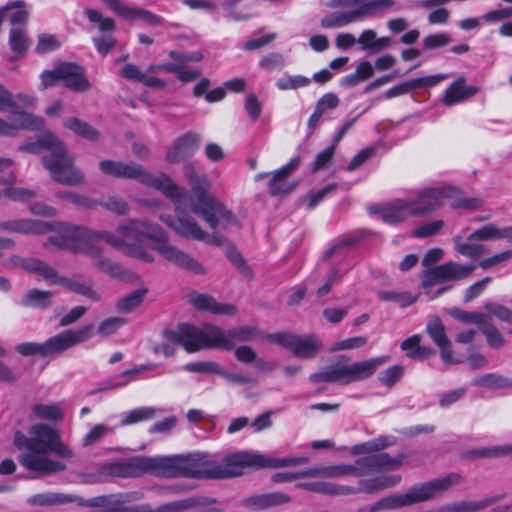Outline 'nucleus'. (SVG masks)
<instances>
[{"instance_id":"nucleus-1","label":"nucleus","mask_w":512,"mask_h":512,"mask_svg":"<svg viewBox=\"0 0 512 512\" xmlns=\"http://www.w3.org/2000/svg\"><path fill=\"white\" fill-rule=\"evenodd\" d=\"M183 171L196 200L193 201L188 194L184 208L179 212L175 209L176 217L160 216L161 221L183 238L202 241L214 246H224L225 244L229 246L230 243L226 238L216 233L208 234L194 218L186 216V213L193 212L199 215L212 230H216L218 227L226 230L229 226L236 225V216L208 192L210 182L206 176L198 174L191 163H185Z\"/></svg>"},{"instance_id":"nucleus-2","label":"nucleus","mask_w":512,"mask_h":512,"mask_svg":"<svg viewBox=\"0 0 512 512\" xmlns=\"http://www.w3.org/2000/svg\"><path fill=\"white\" fill-rule=\"evenodd\" d=\"M216 460L208 454L193 453L175 456H132L114 459L101 465L95 474H84V483H96L103 477L136 478L152 476H184L189 478L215 479Z\"/></svg>"},{"instance_id":"nucleus-3","label":"nucleus","mask_w":512,"mask_h":512,"mask_svg":"<svg viewBox=\"0 0 512 512\" xmlns=\"http://www.w3.org/2000/svg\"><path fill=\"white\" fill-rule=\"evenodd\" d=\"M99 237L113 248L145 262H153V255L143 247L145 239L153 244L163 258L172 264L197 274H204V267L193 257L169 243L165 231L156 223L145 219H130L121 223L116 233L97 231Z\"/></svg>"},{"instance_id":"nucleus-4","label":"nucleus","mask_w":512,"mask_h":512,"mask_svg":"<svg viewBox=\"0 0 512 512\" xmlns=\"http://www.w3.org/2000/svg\"><path fill=\"white\" fill-rule=\"evenodd\" d=\"M29 436L16 433L14 445L22 450L18 455L19 463L31 472L40 475H50L66 470V465L49 458V453L70 459L74 452L61 440L58 430L47 424L38 423L29 428Z\"/></svg>"},{"instance_id":"nucleus-5","label":"nucleus","mask_w":512,"mask_h":512,"mask_svg":"<svg viewBox=\"0 0 512 512\" xmlns=\"http://www.w3.org/2000/svg\"><path fill=\"white\" fill-rule=\"evenodd\" d=\"M164 335L168 341L181 345L188 353H194L210 348L232 350L235 347V342L256 340L263 336V332L257 327L249 325L224 331L212 324H205L201 327L180 324L176 330H166Z\"/></svg>"},{"instance_id":"nucleus-6","label":"nucleus","mask_w":512,"mask_h":512,"mask_svg":"<svg viewBox=\"0 0 512 512\" xmlns=\"http://www.w3.org/2000/svg\"><path fill=\"white\" fill-rule=\"evenodd\" d=\"M395 443L396 438L394 436H380L374 438L370 441L355 445L351 448V453L354 455L369 454L357 459L354 464H341L322 467L319 469H310L305 473V475H320L328 478H335L346 475L363 477L381 472L383 470L388 471L397 469L402 466L406 458L405 454L402 453L396 457H392L386 452L372 454L374 452H378L393 446Z\"/></svg>"},{"instance_id":"nucleus-7","label":"nucleus","mask_w":512,"mask_h":512,"mask_svg":"<svg viewBox=\"0 0 512 512\" xmlns=\"http://www.w3.org/2000/svg\"><path fill=\"white\" fill-rule=\"evenodd\" d=\"M102 240L97 231L90 230L83 226L63 225L58 236H49L45 247L54 245L59 249L69 250L73 253L87 255L92 264L102 273L113 277L123 278L125 271L123 267L103 255L100 247L95 241Z\"/></svg>"},{"instance_id":"nucleus-8","label":"nucleus","mask_w":512,"mask_h":512,"mask_svg":"<svg viewBox=\"0 0 512 512\" xmlns=\"http://www.w3.org/2000/svg\"><path fill=\"white\" fill-rule=\"evenodd\" d=\"M20 150L31 154L45 151L42 164L55 182L68 186L84 182V174L74 165L75 158L68 154L65 144L53 133L46 132L36 141L25 142Z\"/></svg>"},{"instance_id":"nucleus-9","label":"nucleus","mask_w":512,"mask_h":512,"mask_svg":"<svg viewBox=\"0 0 512 512\" xmlns=\"http://www.w3.org/2000/svg\"><path fill=\"white\" fill-rule=\"evenodd\" d=\"M99 169L107 176L137 180L145 186L162 192L173 201L178 212L184 208L188 200L186 190L173 183L168 175L161 172L151 174L143 166L135 162L125 163L114 160H102L99 162Z\"/></svg>"},{"instance_id":"nucleus-10","label":"nucleus","mask_w":512,"mask_h":512,"mask_svg":"<svg viewBox=\"0 0 512 512\" xmlns=\"http://www.w3.org/2000/svg\"><path fill=\"white\" fill-rule=\"evenodd\" d=\"M462 481L463 477L459 473L452 472L429 481L419 482L410 486L404 493L382 497L370 505L367 511L396 510L425 503L449 491Z\"/></svg>"},{"instance_id":"nucleus-11","label":"nucleus","mask_w":512,"mask_h":512,"mask_svg":"<svg viewBox=\"0 0 512 512\" xmlns=\"http://www.w3.org/2000/svg\"><path fill=\"white\" fill-rule=\"evenodd\" d=\"M349 360V357L345 355L338 356L325 369L311 374L309 381L312 383H337L340 385L362 381L372 376L380 366L387 363L389 357H374L354 363H350Z\"/></svg>"},{"instance_id":"nucleus-12","label":"nucleus","mask_w":512,"mask_h":512,"mask_svg":"<svg viewBox=\"0 0 512 512\" xmlns=\"http://www.w3.org/2000/svg\"><path fill=\"white\" fill-rule=\"evenodd\" d=\"M308 458H273L263 454L238 451L227 455L222 461L216 460L215 479H226L243 474L246 468H281L306 464Z\"/></svg>"},{"instance_id":"nucleus-13","label":"nucleus","mask_w":512,"mask_h":512,"mask_svg":"<svg viewBox=\"0 0 512 512\" xmlns=\"http://www.w3.org/2000/svg\"><path fill=\"white\" fill-rule=\"evenodd\" d=\"M41 89L54 86L57 82L74 92H86L91 88V83L85 75V69L74 62H61L52 70H45L40 75Z\"/></svg>"},{"instance_id":"nucleus-14","label":"nucleus","mask_w":512,"mask_h":512,"mask_svg":"<svg viewBox=\"0 0 512 512\" xmlns=\"http://www.w3.org/2000/svg\"><path fill=\"white\" fill-rule=\"evenodd\" d=\"M269 342L276 343L302 359L314 358L322 349L321 340L315 335L298 336L290 332H278L266 335Z\"/></svg>"},{"instance_id":"nucleus-15","label":"nucleus","mask_w":512,"mask_h":512,"mask_svg":"<svg viewBox=\"0 0 512 512\" xmlns=\"http://www.w3.org/2000/svg\"><path fill=\"white\" fill-rule=\"evenodd\" d=\"M457 194V189L448 185L425 188L419 191L415 198H409L413 209L412 216H427L440 209L445 199L454 198Z\"/></svg>"},{"instance_id":"nucleus-16","label":"nucleus","mask_w":512,"mask_h":512,"mask_svg":"<svg viewBox=\"0 0 512 512\" xmlns=\"http://www.w3.org/2000/svg\"><path fill=\"white\" fill-rule=\"evenodd\" d=\"M93 324L82 326L76 330L70 329L59 333L45 341L46 357L62 353L69 348L89 340L94 332Z\"/></svg>"},{"instance_id":"nucleus-17","label":"nucleus","mask_w":512,"mask_h":512,"mask_svg":"<svg viewBox=\"0 0 512 512\" xmlns=\"http://www.w3.org/2000/svg\"><path fill=\"white\" fill-rule=\"evenodd\" d=\"M68 223H50L35 219H9L0 222V230L8 233H19L23 235H42L49 231H56L59 235L61 226Z\"/></svg>"},{"instance_id":"nucleus-18","label":"nucleus","mask_w":512,"mask_h":512,"mask_svg":"<svg viewBox=\"0 0 512 512\" xmlns=\"http://www.w3.org/2000/svg\"><path fill=\"white\" fill-rule=\"evenodd\" d=\"M409 198L397 199L383 206L370 208V213L376 214L388 224H399L412 216V206Z\"/></svg>"},{"instance_id":"nucleus-19","label":"nucleus","mask_w":512,"mask_h":512,"mask_svg":"<svg viewBox=\"0 0 512 512\" xmlns=\"http://www.w3.org/2000/svg\"><path fill=\"white\" fill-rule=\"evenodd\" d=\"M299 162L300 159L298 157H295L291 159L289 163L271 173V177L268 182V192L270 193V195L276 197H283L293 191L295 185L291 184L288 181V178L291 175V173L297 168Z\"/></svg>"},{"instance_id":"nucleus-20","label":"nucleus","mask_w":512,"mask_h":512,"mask_svg":"<svg viewBox=\"0 0 512 512\" xmlns=\"http://www.w3.org/2000/svg\"><path fill=\"white\" fill-rule=\"evenodd\" d=\"M113 12L118 14L126 21L141 20L150 26H158L161 24V18L152 12L137 8L129 7L120 0H102Z\"/></svg>"},{"instance_id":"nucleus-21","label":"nucleus","mask_w":512,"mask_h":512,"mask_svg":"<svg viewBox=\"0 0 512 512\" xmlns=\"http://www.w3.org/2000/svg\"><path fill=\"white\" fill-rule=\"evenodd\" d=\"M200 142L201 136L194 132H188L179 137L167 151V162L175 164L191 157L198 149Z\"/></svg>"},{"instance_id":"nucleus-22","label":"nucleus","mask_w":512,"mask_h":512,"mask_svg":"<svg viewBox=\"0 0 512 512\" xmlns=\"http://www.w3.org/2000/svg\"><path fill=\"white\" fill-rule=\"evenodd\" d=\"M43 125V119L25 112H15L12 122L0 119V136H14L20 129L37 130Z\"/></svg>"},{"instance_id":"nucleus-23","label":"nucleus","mask_w":512,"mask_h":512,"mask_svg":"<svg viewBox=\"0 0 512 512\" xmlns=\"http://www.w3.org/2000/svg\"><path fill=\"white\" fill-rule=\"evenodd\" d=\"M197 505L195 499L189 498L180 501L168 503L157 509H152L149 505H132L127 507L112 508L105 512H184Z\"/></svg>"},{"instance_id":"nucleus-24","label":"nucleus","mask_w":512,"mask_h":512,"mask_svg":"<svg viewBox=\"0 0 512 512\" xmlns=\"http://www.w3.org/2000/svg\"><path fill=\"white\" fill-rule=\"evenodd\" d=\"M189 301L196 309L217 315H235L237 312L234 305L217 303L213 297L206 294H191Z\"/></svg>"},{"instance_id":"nucleus-25","label":"nucleus","mask_w":512,"mask_h":512,"mask_svg":"<svg viewBox=\"0 0 512 512\" xmlns=\"http://www.w3.org/2000/svg\"><path fill=\"white\" fill-rule=\"evenodd\" d=\"M499 499V497L491 496L474 501L461 500L444 504L437 509V512H478L492 506Z\"/></svg>"},{"instance_id":"nucleus-26","label":"nucleus","mask_w":512,"mask_h":512,"mask_svg":"<svg viewBox=\"0 0 512 512\" xmlns=\"http://www.w3.org/2000/svg\"><path fill=\"white\" fill-rule=\"evenodd\" d=\"M58 285H62L70 292L84 296L93 302H99L102 299L101 294L92 286V281H81L78 276L61 277Z\"/></svg>"},{"instance_id":"nucleus-27","label":"nucleus","mask_w":512,"mask_h":512,"mask_svg":"<svg viewBox=\"0 0 512 512\" xmlns=\"http://www.w3.org/2000/svg\"><path fill=\"white\" fill-rule=\"evenodd\" d=\"M466 81L463 77L455 80L445 91L443 96V103L447 106H452L456 103L462 102L478 92L475 86H466Z\"/></svg>"},{"instance_id":"nucleus-28","label":"nucleus","mask_w":512,"mask_h":512,"mask_svg":"<svg viewBox=\"0 0 512 512\" xmlns=\"http://www.w3.org/2000/svg\"><path fill=\"white\" fill-rule=\"evenodd\" d=\"M400 475H380L359 481L358 493L374 494L384 489L394 487L401 482Z\"/></svg>"},{"instance_id":"nucleus-29","label":"nucleus","mask_w":512,"mask_h":512,"mask_svg":"<svg viewBox=\"0 0 512 512\" xmlns=\"http://www.w3.org/2000/svg\"><path fill=\"white\" fill-rule=\"evenodd\" d=\"M360 20L359 11L356 8L350 11H340L326 15L321 19V26L323 28H338Z\"/></svg>"},{"instance_id":"nucleus-30","label":"nucleus","mask_w":512,"mask_h":512,"mask_svg":"<svg viewBox=\"0 0 512 512\" xmlns=\"http://www.w3.org/2000/svg\"><path fill=\"white\" fill-rule=\"evenodd\" d=\"M73 501L75 497L72 495L53 492L35 494L27 499L29 505L39 507L62 505Z\"/></svg>"},{"instance_id":"nucleus-31","label":"nucleus","mask_w":512,"mask_h":512,"mask_svg":"<svg viewBox=\"0 0 512 512\" xmlns=\"http://www.w3.org/2000/svg\"><path fill=\"white\" fill-rule=\"evenodd\" d=\"M395 5V0H361L358 11L362 20L367 17L387 13L392 10Z\"/></svg>"},{"instance_id":"nucleus-32","label":"nucleus","mask_w":512,"mask_h":512,"mask_svg":"<svg viewBox=\"0 0 512 512\" xmlns=\"http://www.w3.org/2000/svg\"><path fill=\"white\" fill-rule=\"evenodd\" d=\"M53 293L40 289H30L21 298V305L27 308H47L51 305Z\"/></svg>"},{"instance_id":"nucleus-33","label":"nucleus","mask_w":512,"mask_h":512,"mask_svg":"<svg viewBox=\"0 0 512 512\" xmlns=\"http://www.w3.org/2000/svg\"><path fill=\"white\" fill-rule=\"evenodd\" d=\"M290 501V497L284 493L274 492L263 494L260 496H254L246 500L248 506L255 508L264 509L268 507L278 506Z\"/></svg>"},{"instance_id":"nucleus-34","label":"nucleus","mask_w":512,"mask_h":512,"mask_svg":"<svg viewBox=\"0 0 512 512\" xmlns=\"http://www.w3.org/2000/svg\"><path fill=\"white\" fill-rule=\"evenodd\" d=\"M64 126L76 135L89 141H96L100 136L99 132L89 123L75 117L67 118L64 121Z\"/></svg>"},{"instance_id":"nucleus-35","label":"nucleus","mask_w":512,"mask_h":512,"mask_svg":"<svg viewBox=\"0 0 512 512\" xmlns=\"http://www.w3.org/2000/svg\"><path fill=\"white\" fill-rule=\"evenodd\" d=\"M453 241L455 244V250L459 254L468 258L479 257L488 251L483 244L477 243L478 240H470L469 237L466 242H463L461 236L454 237Z\"/></svg>"},{"instance_id":"nucleus-36","label":"nucleus","mask_w":512,"mask_h":512,"mask_svg":"<svg viewBox=\"0 0 512 512\" xmlns=\"http://www.w3.org/2000/svg\"><path fill=\"white\" fill-rule=\"evenodd\" d=\"M146 289L135 290L128 295L119 298L115 302V309L118 313L126 314L132 312L134 309L140 306L146 295Z\"/></svg>"},{"instance_id":"nucleus-37","label":"nucleus","mask_w":512,"mask_h":512,"mask_svg":"<svg viewBox=\"0 0 512 512\" xmlns=\"http://www.w3.org/2000/svg\"><path fill=\"white\" fill-rule=\"evenodd\" d=\"M28 272L37 274L45 281L53 284H58V280L62 277L58 275V272L54 267L37 258H31L30 265L28 266Z\"/></svg>"},{"instance_id":"nucleus-38","label":"nucleus","mask_w":512,"mask_h":512,"mask_svg":"<svg viewBox=\"0 0 512 512\" xmlns=\"http://www.w3.org/2000/svg\"><path fill=\"white\" fill-rule=\"evenodd\" d=\"M446 272L447 281H458L467 279L477 267L476 264H459L449 261L443 264Z\"/></svg>"},{"instance_id":"nucleus-39","label":"nucleus","mask_w":512,"mask_h":512,"mask_svg":"<svg viewBox=\"0 0 512 512\" xmlns=\"http://www.w3.org/2000/svg\"><path fill=\"white\" fill-rule=\"evenodd\" d=\"M479 330L486 337L487 343L490 347L499 349L504 345V337L492 323L490 316H486L483 323L480 325Z\"/></svg>"},{"instance_id":"nucleus-40","label":"nucleus","mask_w":512,"mask_h":512,"mask_svg":"<svg viewBox=\"0 0 512 512\" xmlns=\"http://www.w3.org/2000/svg\"><path fill=\"white\" fill-rule=\"evenodd\" d=\"M9 46L17 55H24L29 47L28 37L22 27H12L9 32Z\"/></svg>"},{"instance_id":"nucleus-41","label":"nucleus","mask_w":512,"mask_h":512,"mask_svg":"<svg viewBox=\"0 0 512 512\" xmlns=\"http://www.w3.org/2000/svg\"><path fill=\"white\" fill-rule=\"evenodd\" d=\"M444 282L448 281L443 264L433 268H428L421 274V285L426 290Z\"/></svg>"},{"instance_id":"nucleus-42","label":"nucleus","mask_w":512,"mask_h":512,"mask_svg":"<svg viewBox=\"0 0 512 512\" xmlns=\"http://www.w3.org/2000/svg\"><path fill=\"white\" fill-rule=\"evenodd\" d=\"M473 385L493 389L512 388V379L499 374L489 373L474 379Z\"/></svg>"},{"instance_id":"nucleus-43","label":"nucleus","mask_w":512,"mask_h":512,"mask_svg":"<svg viewBox=\"0 0 512 512\" xmlns=\"http://www.w3.org/2000/svg\"><path fill=\"white\" fill-rule=\"evenodd\" d=\"M35 417L49 421H58L63 418V411L58 404H36L32 407Z\"/></svg>"},{"instance_id":"nucleus-44","label":"nucleus","mask_w":512,"mask_h":512,"mask_svg":"<svg viewBox=\"0 0 512 512\" xmlns=\"http://www.w3.org/2000/svg\"><path fill=\"white\" fill-rule=\"evenodd\" d=\"M470 240L492 241L502 239V228L493 223L484 225L469 235Z\"/></svg>"},{"instance_id":"nucleus-45","label":"nucleus","mask_w":512,"mask_h":512,"mask_svg":"<svg viewBox=\"0 0 512 512\" xmlns=\"http://www.w3.org/2000/svg\"><path fill=\"white\" fill-rule=\"evenodd\" d=\"M377 296L382 301L395 302L401 307H407L413 304L416 300V297L412 296L408 292L379 291Z\"/></svg>"},{"instance_id":"nucleus-46","label":"nucleus","mask_w":512,"mask_h":512,"mask_svg":"<svg viewBox=\"0 0 512 512\" xmlns=\"http://www.w3.org/2000/svg\"><path fill=\"white\" fill-rule=\"evenodd\" d=\"M84 14L91 23L97 24L102 32H112L115 29V22L112 18H105L96 9L85 8Z\"/></svg>"},{"instance_id":"nucleus-47","label":"nucleus","mask_w":512,"mask_h":512,"mask_svg":"<svg viewBox=\"0 0 512 512\" xmlns=\"http://www.w3.org/2000/svg\"><path fill=\"white\" fill-rule=\"evenodd\" d=\"M309 84L310 79L302 75H285L276 82V86L279 90H294L306 87Z\"/></svg>"},{"instance_id":"nucleus-48","label":"nucleus","mask_w":512,"mask_h":512,"mask_svg":"<svg viewBox=\"0 0 512 512\" xmlns=\"http://www.w3.org/2000/svg\"><path fill=\"white\" fill-rule=\"evenodd\" d=\"M427 333L438 347L449 344L444 326L439 318H434L427 325Z\"/></svg>"},{"instance_id":"nucleus-49","label":"nucleus","mask_w":512,"mask_h":512,"mask_svg":"<svg viewBox=\"0 0 512 512\" xmlns=\"http://www.w3.org/2000/svg\"><path fill=\"white\" fill-rule=\"evenodd\" d=\"M155 412V408L152 407H141L131 410L123 417L121 424L126 426L137 423L139 421L151 419L154 417Z\"/></svg>"},{"instance_id":"nucleus-50","label":"nucleus","mask_w":512,"mask_h":512,"mask_svg":"<svg viewBox=\"0 0 512 512\" xmlns=\"http://www.w3.org/2000/svg\"><path fill=\"white\" fill-rule=\"evenodd\" d=\"M126 324V319L122 317H110L103 320L98 328L97 334L100 337H108L116 333L122 326Z\"/></svg>"},{"instance_id":"nucleus-51","label":"nucleus","mask_w":512,"mask_h":512,"mask_svg":"<svg viewBox=\"0 0 512 512\" xmlns=\"http://www.w3.org/2000/svg\"><path fill=\"white\" fill-rule=\"evenodd\" d=\"M404 373V367L401 365H393L385 369L378 377L381 384L391 388L394 386L402 377Z\"/></svg>"},{"instance_id":"nucleus-52","label":"nucleus","mask_w":512,"mask_h":512,"mask_svg":"<svg viewBox=\"0 0 512 512\" xmlns=\"http://www.w3.org/2000/svg\"><path fill=\"white\" fill-rule=\"evenodd\" d=\"M450 315L463 323H474L478 326V328L487 316L485 313L468 312L459 308L452 309L450 311Z\"/></svg>"},{"instance_id":"nucleus-53","label":"nucleus","mask_w":512,"mask_h":512,"mask_svg":"<svg viewBox=\"0 0 512 512\" xmlns=\"http://www.w3.org/2000/svg\"><path fill=\"white\" fill-rule=\"evenodd\" d=\"M3 195L13 201L26 202L36 197L34 190L22 187H6L3 190Z\"/></svg>"},{"instance_id":"nucleus-54","label":"nucleus","mask_w":512,"mask_h":512,"mask_svg":"<svg viewBox=\"0 0 512 512\" xmlns=\"http://www.w3.org/2000/svg\"><path fill=\"white\" fill-rule=\"evenodd\" d=\"M484 308L487 312L486 314L488 316H490V318L492 316H495L496 318H498L501 321L512 322V310L511 309H509L503 305L497 304L495 302H486L484 305Z\"/></svg>"},{"instance_id":"nucleus-55","label":"nucleus","mask_w":512,"mask_h":512,"mask_svg":"<svg viewBox=\"0 0 512 512\" xmlns=\"http://www.w3.org/2000/svg\"><path fill=\"white\" fill-rule=\"evenodd\" d=\"M61 46L60 41L55 35L52 34H40L38 36V42L36 45L37 53H47L57 50Z\"/></svg>"},{"instance_id":"nucleus-56","label":"nucleus","mask_w":512,"mask_h":512,"mask_svg":"<svg viewBox=\"0 0 512 512\" xmlns=\"http://www.w3.org/2000/svg\"><path fill=\"white\" fill-rule=\"evenodd\" d=\"M443 226L442 220H433L414 229L411 234L413 237L426 238L439 233Z\"/></svg>"},{"instance_id":"nucleus-57","label":"nucleus","mask_w":512,"mask_h":512,"mask_svg":"<svg viewBox=\"0 0 512 512\" xmlns=\"http://www.w3.org/2000/svg\"><path fill=\"white\" fill-rule=\"evenodd\" d=\"M100 205L106 210L118 215H125L129 212L128 204L117 196H109L100 202Z\"/></svg>"},{"instance_id":"nucleus-58","label":"nucleus","mask_w":512,"mask_h":512,"mask_svg":"<svg viewBox=\"0 0 512 512\" xmlns=\"http://www.w3.org/2000/svg\"><path fill=\"white\" fill-rule=\"evenodd\" d=\"M471 454L473 457L478 458L501 457L508 454H512V445L496 446L492 448L474 450L471 452Z\"/></svg>"},{"instance_id":"nucleus-59","label":"nucleus","mask_w":512,"mask_h":512,"mask_svg":"<svg viewBox=\"0 0 512 512\" xmlns=\"http://www.w3.org/2000/svg\"><path fill=\"white\" fill-rule=\"evenodd\" d=\"M15 349L22 356L40 355L46 357L45 343L24 342L18 344Z\"/></svg>"},{"instance_id":"nucleus-60","label":"nucleus","mask_w":512,"mask_h":512,"mask_svg":"<svg viewBox=\"0 0 512 512\" xmlns=\"http://www.w3.org/2000/svg\"><path fill=\"white\" fill-rule=\"evenodd\" d=\"M241 0H227L222 3L226 16L234 21H245L251 18L249 12H237L236 8Z\"/></svg>"},{"instance_id":"nucleus-61","label":"nucleus","mask_w":512,"mask_h":512,"mask_svg":"<svg viewBox=\"0 0 512 512\" xmlns=\"http://www.w3.org/2000/svg\"><path fill=\"white\" fill-rule=\"evenodd\" d=\"M259 65L262 69L267 71L282 69L285 65V59L280 53H269L261 58Z\"/></svg>"},{"instance_id":"nucleus-62","label":"nucleus","mask_w":512,"mask_h":512,"mask_svg":"<svg viewBox=\"0 0 512 512\" xmlns=\"http://www.w3.org/2000/svg\"><path fill=\"white\" fill-rule=\"evenodd\" d=\"M368 342L367 337L365 336H356L352 338H348L342 341H339L334 344L332 347V351H339V350H351V349H357L365 346Z\"/></svg>"},{"instance_id":"nucleus-63","label":"nucleus","mask_w":512,"mask_h":512,"mask_svg":"<svg viewBox=\"0 0 512 512\" xmlns=\"http://www.w3.org/2000/svg\"><path fill=\"white\" fill-rule=\"evenodd\" d=\"M451 38L446 33L431 34L424 38L423 46L425 49H436L448 45Z\"/></svg>"},{"instance_id":"nucleus-64","label":"nucleus","mask_w":512,"mask_h":512,"mask_svg":"<svg viewBox=\"0 0 512 512\" xmlns=\"http://www.w3.org/2000/svg\"><path fill=\"white\" fill-rule=\"evenodd\" d=\"M510 259H512V250L502 251L493 255L492 257L481 260L478 263V266L486 270Z\"/></svg>"}]
</instances>
